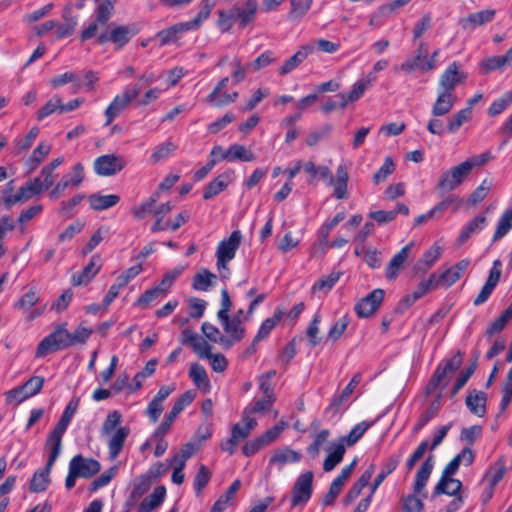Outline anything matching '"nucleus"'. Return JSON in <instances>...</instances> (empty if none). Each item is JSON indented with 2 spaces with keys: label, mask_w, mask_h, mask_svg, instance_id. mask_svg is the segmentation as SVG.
<instances>
[{
  "label": "nucleus",
  "mask_w": 512,
  "mask_h": 512,
  "mask_svg": "<svg viewBox=\"0 0 512 512\" xmlns=\"http://www.w3.org/2000/svg\"><path fill=\"white\" fill-rule=\"evenodd\" d=\"M40 298L38 293L34 289H30L26 292L17 302L13 304L14 309L28 312L34 307Z\"/></svg>",
  "instance_id": "obj_59"
},
{
  "label": "nucleus",
  "mask_w": 512,
  "mask_h": 512,
  "mask_svg": "<svg viewBox=\"0 0 512 512\" xmlns=\"http://www.w3.org/2000/svg\"><path fill=\"white\" fill-rule=\"evenodd\" d=\"M88 201L91 209L103 211L118 204L120 197L116 194L102 195L100 193H94L89 196Z\"/></svg>",
  "instance_id": "obj_37"
},
{
  "label": "nucleus",
  "mask_w": 512,
  "mask_h": 512,
  "mask_svg": "<svg viewBox=\"0 0 512 512\" xmlns=\"http://www.w3.org/2000/svg\"><path fill=\"white\" fill-rule=\"evenodd\" d=\"M83 179L84 167L81 163H77L74 165L72 172L64 174L61 180L50 191V199H58L69 187H78L82 183Z\"/></svg>",
  "instance_id": "obj_10"
},
{
  "label": "nucleus",
  "mask_w": 512,
  "mask_h": 512,
  "mask_svg": "<svg viewBox=\"0 0 512 512\" xmlns=\"http://www.w3.org/2000/svg\"><path fill=\"white\" fill-rule=\"evenodd\" d=\"M79 405L78 400H71L65 407L59 421L53 428V430L49 433L47 440L50 442H55L62 445V438L65 434L74 414L77 411Z\"/></svg>",
  "instance_id": "obj_12"
},
{
  "label": "nucleus",
  "mask_w": 512,
  "mask_h": 512,
  "mask_svg": "<svg viewBox=\"0 0 512 512\" xmlns=\"http://www.w3.org/2000/svg\"><path fill=\"white\" fill-rule=\"evenodd\" d=\"M69 347H71L69 331L67 323L63 322L57 325L50 334L39 342L35 351V357L43 358L50 352L65 350Z\"/></svg>",
  "instance_id": "obj_1"
},
{
  "label": "nucleus",
  "mask_w": 512,
  "mask_h": 512,
  "mask_svg": "<svg viewBox=\"0 0 512 512\" xmlns=\"http://www.w3.org/2000/svg\"><path fill=\"white\" fill-rule=\"evenodd\" d=\"M166 497V488L164 486H158L154 491L146 496L139 504L136 512H153L155 509L161 506Z\"/></svg>",
  "instance_id": "obj_29"
},
{
  "label": "nucleus",
  "mask_w": 512,
  "mask_h": 512,
  "mask_svg": "<svg viewBox=\"0 0 512 512\" xmlns=\"http://www.w3.org/2000/svg\"><path fill=\"white\" fill-rule=\"evenodd\" d=\"M312 482H295L291 491V508L303 507L311 498Z\"/></svg>",
  "instance_id": "obj_28"
},
{
  "label": "nucleus",
  "mask_w": 512,
  "mask_h": 512,
  "mask_svg": "<svg viewBox=\"0 0 512 512\" xmlns=\"http://www.w3.org/2000/svg\"><path fill=\"white\" fill-rule=\"evenodd\" d=\"M217 276L207 269L196 273L192 280V288L197 291H208Z\"/></svg>",
  "instance_id": "obj_49"
},
{
  "label": "nucleus",
  "mask_w": 512,
  "mask_h": 512,
  "mask_svg": "<svg viewBox=\"0 0 512 512\" xmlns=\"http://www.w3.org/2000/svg\"><path fill=\"white\" fill-rule=\"evenodd\" d=\"M184 270V266L178 265L164 274L162 280L157 286L165 295H167L175 280L184 272Z\"/></svg>",
  "instance_id": "obj_61"
},
{
  "label": "nucleus",
  "mask_w": 512,
  "mask_h": 512,
  "mask_svg": "<svg viewBox=\"0 0 512 512\" xmlns=\"http://www.w3.org/2000/svg\"><path fill=\"white\" fill-rule=\"evenodd\" d=\"M426 44L420 43L419 47L417 48L415 55L407 59L405 62H403L398 69L401 70L404 73H411L415 71L416 69H420L423 71V65L426 61Z\"/></svg>",
  "instance_id": "obj_34"
},
{
  "label": "nucleus",
  "mask_w": 512,
  "mask_h": 512,
  "mask_svg": "<svg viewBox=\"0 0 512 512\" xmlns=\"http://www.w3.org/2000/svg\"><path fill=\"white\" fill-rule=\"evenodd\" d=\"M44 382L45 379L43 377L32 376L23 385L9 390L7 392V398L21 403L26 399L37 395L41 391Z\"/></svg>",
  "instance_id": "obj_9"
},
{
  "label": "nucleus",
  "mask_w": 512,
  "mask_h": 512,
  "mask_svg": "<svg viewBox=\"0 0 512 512\" xmlns=\"http://www.w3.org/2000/svg\"><path fill=\"white\" fill-rule=\"evenodd\" d=\"M496 11L494 9H486L469 14L465 18L459 20V25L464 30H474L478 26L487 24L493 21Z\"/></svg>",
  "instance_id": "obj_24"
},
{
  "label": "nucleus",
  "mask_w": 512,
  "mask_h": 512,
  "mask_svg": "<svg viewBox=\"0 0 512 512\" xmlns=\"http://www.w3.org/2000/svg\"><path fill=\"white\" fill-rule=\"evenodd\" d=\"M185 31H186V29L181 22V23H177L167 29H163V30L159 31L156 34V37L160 41V46H165L172 42H175L178 38V34L183 33Z\"/></svg>",
  "instance_id": "obj_56"
},
{
  "label": "nucleus",
  "mask_w": 512,
  "mask_h": 512,
  "mask_svg": "<svg viewBox=\"0 0 512 512\" xmlns=\"http://www.w3.org/2000/svg\"><path fill=\"white\" fill-rule=\"evenodd\" d=\"M486 393L483 391L473 390L466 397V406L469 411L478 416L483 417L486 413Z\"/></svg>",
  "instance_id": "obj_32"
},
{
  "label": "nucleus",
  "mask_w": 512,
  "mask_h": 512,
  "mask_svg": "<svg viewBox=\"0 0 512 512\" xmlns=\"http://www.w3.org/2000/svg\"><path fill=\"white\" fill-rule=\"evenodd\" d=\"M46 190L41 184V178L30 179L18 190L24 202Z\"/></svg>",
  "instance_id": "obj_55"
},
{
  "label": "nucleus",
  "mask_w": 512,
  "mask_h": 512,
  "mask_svg": "<svg viewBox=\"0 0 512 512\" xmlns=\"http://www.w3.org/2000/svg\"><path fill=\"white\" fill-rule=\"evenodd\" d=\"M203 7L198 12V14L187 22H182L186 31L195 30L200 27V25L210 16V13L215 5L212 0H202Z\"/></svg>",
  "instance_id": "obj_47"
},
{
  "label": "nucleus",
  "mask_w": 512,
  "mask_h": 512,
  "mask_svg": "<svg viewBox=\"0 0 512 512\" xmlns=\"http://www.w3.org/2000/svg\"><path fill=\"white\" fill-rule=\"evenodd\" d=\"M463 361V355L458 351L452 358L441 361L426 385L425 393L431 394L440 385H446L448 375L456 371Z\"/></svg>",
  "instance_id": "obj_3"
},
{
  "label": "nucleus",
  "mask_w": 512,
  "mask_h": 512,
  "mask_svg": "<svg viewBox=\"0 0 512 512\" xmlns=\"http://www.w3.org/2000/svg\"><path fill=\"white\" fill-rule=\"evenodd\" d=\"M465 79L466 75L460 71V64L454 61L440 76L439 87L443 91L454 93L456 85Z\"/></svg>",
  "instance_id": "obj_17"
},
{
  "label": "nucleus",
  "mask_w": 512,
  "mask_h": 512,
  "mask_svg": "<svg viewBox=\"0 0 512 512\" xmlns=\"http://www.w3.org/2000/svg\"><path fill=\"white\" fill-rule=\"evenodd\" d=\"M502 263L499 259L493 261L492 267L489 271L488 278L480 290L477 297L474 299L473 304L480 306L485 303L491 296L493 290L497 286L501 276Z\"/></svg>",
  "instance_id": "obj_14"
},
{
  "label": "nucleus",
  "mask_w": 512,
  "mask_h": 512,
  "mask_svg": "<svg viewBox=\"0 0 512 512\" xmlns=\"http://www.w3.org/2000/svg\"><path fill=\"white\" fill-rule=\"evenodd\" d=\"M141 89L142 85L139 82L126 86L121 94L116 95L112 102L105 109L104 114L106 121L104 125H110L113 120L119 116V114L125 108H127L132 101L136 100Z\"/></svg>",
  "instance_id": "obj_2"
},
{
  "label": "nucleus",
  "mask_w": 512,
  "mask_h": 512,
  "mask_svg": "<svg viewBox=\"0 0 512 512\" xmlns=\"http://www.w3.org/2000/svg\"><path fill=\"white\" fill-rule=\"evenodd\" d=\"M129 432V428L127 427H119L114 431L108 442L109 457L111 459H116L118 457Z\"/></svg>",
  "instance_id": "obj_39"
},
{
  "label": "nucleus",
  "mask_w": 512,
  "mask_h": 512,
  "mask_svg": "<svg viewBox=\"0 0 512 512\" xmlns=\"http://www.w3.org/2000/svg\"><path fill=\"white\" fill-rule=\"evenodd\" d=\"M374 424V421H362L356 424L348 433V435L344 436L340 442H346L349 446L357 443L364 433Z\"/></svg>",
  "instance_id": "obj_57"
},
{
  "label": "nucleus",
  "mask_w": 512,
  "mask_h": 512,
  "mask_svg": "<svg viewBox=\"0 0 512 512\" xmlns=\"http://www.w3.org/2000/svg\"><path fill=\"white\" fill-rule=\"evenodd\" d=\"M441 397V393H439L419 417L412 430L414 434L419 433L434 417H436L441 407Z\"/></svg>",
  "instance_id": "obj_36"
},
{
  "label": "nucleus",
  "mask_w": 512,
  "mask_h": 512,
  "mask_svg": "<svg viewBox=\"0 0 512 512\" xmlns=\"http://www.w3.org/2000/svg\"><path fill=\"white\" fill-rule=\"evenodd\" d=\"M344 454L345 446L343 442L332 443L328 448V455L323 462L324 471H332L342 461Z\"/></svg>",
  "instance_id": "obj_38"
},
{
  "label": "nucleus",
  "mask_w": 512,
  "mask_h": 512,
  "mask_svg": "<svg viewBox=\"0 0 512 512\" xmlns=\"http://www.w3.org/2000/svg\"><path fill=\"white\" fill-rule=\"evenodd\" d=\"M512 104V90L506 91L501 97L495 99L487 110L489 116L501 114Z\"/></svg>",
  "instance_id": "obj_58"
},
{
  "label": "nucleus",
  "mask_w": 512,
  "mask_h": 512,
  "mask_svg": "<svg viewBox=\"0 0 512 512\" xmlns=\"http://www.w3.org/2000/svg\"><path fill=\"white\" fill-rule=\"evenodd\" d=\"M472 116V110L470 107H466L457 111L455 114L450 116L447 120V131L454 134L459 128L467 122Z\"/></svg>",
  "instance_id": "obj_51"
},
{
  "label": "nucleus",
  "mask_w": 512,
  "mask_h": 512,
  "mask_svg": "<svg viewBox=\"0 0 512 512\" xmlns=\"http://www.w3.org/2000/svg\"><path fill=\"white\" fill-rule=\"evenodd\" d=\"M435 274H431L427 279L422 280L416 287V289L412 292L411 295L407 296L405 301L412 305L418 299L423 297L426 293L435 290L438 288L435 282Z\"/></svg>",
  "instance_id": "obj_43"
},
{
  "label": "nucleus",
  "mask_w": 512,
  "mask_h": 512,
  "mask_svg": "<svg viewBox=\"0 0 512 512\" xmlns=\"http://www.w3.org/2000/svg\"><path fill=\"white\" fill-rule=\"evenodd\" d=\"M241 420L243 424L236 423L233 425L231 429V436L233 439H236L238 442L242 439H245L250 432L257 426V421L254 417H245L242 413Z\"/></svg>",
  "instance_id": "obj_45"
},
{
  "label": "nucleus",
  "mask_w": 512,
  "mask_h": 512,
  "mask_svg": "<svg viewBox=\"0 0 512 512\" xmlns=\"http://www.w3.org/2000/svg\"><path fill=\"white\" fill-rule=\"evenodd\" d=\"M426 482H415L413 494H409L402 499L403 512H421L423 509V499L427 498L425 489Z\"/></svg>",
  "instance_id": "obj_18"
},
{
  "label": "nucleus",
  "mask_w": 512,
  "mask_h": 512,
  "mask_svg": "<svg viewBox=\"0 0 512 512\" xmlns=\"http://www.w3.org/2000/svg\"><path fill=\"white\" fill-rule=\"evenodd\" d=\"M314 47L312 45H304L294 55H292L284 64L279 68L278 72L280 75H287L296 69L310 53H312Z\"/></svg>",
  "instance_id": "obj_30"
},
{
  "label": "nucleus",
  "mask_w": 512,
  "mask_h": 512,
  "mask_svg": "<svg viewBox=\"0 0 512 512\" xmlns=\"http://www.w3.org/2000/svg\"><path fill=\"white\" fill-rule=\"evenodd\" d=\"M61 447L62 445L58 443L46 440L45 449L48 451L47 463L43 468L34 472L32 480H47L53 464L61 453Z\"/></svg>",
  "instance_id": "obj_27"
},
{
  "label": "nucleus",
  "mask_w": 512,
  "mask_h": 512,
  "mask_svg": "<svg viewBox=\"0 0 512 512\" xmlns=\"http://www.w3.org/2000/svg\"><path fill=\"white\" fill-rule=\"evenodd\" d=\"M242 234L240 230H234L227 239L222 240L216 250V258L220 262H230L240 246Z\"/></svg>",
  "instance_id": "obj_15"
},
{
  "label": "nucleus",
  "mask_w": 512,
  "mask_h": 512,
  "mask_svg": "<svg viewBox=\"0 0 512 512\" xmlns=\"http://www.w3.org/2000/svg\"><path fill=\"white\" fill-rule=\"evenodd\" d=\"M470 173L471 165L468 162H462L442 173L438 188L443 192L452 191L460 186Z\"/></svg>",
  "instance_id": "obj_6"
},
{
  "label": "nucleus",
  "mask_w": 512,
  "mask_h": 512,
  "mask_svg": "<svg viewBox=\"0 0 512 512\" xmlns=\"http://www.w3.org/2000/svg\"><path fill=\"white\" fill-rule=\"evenodd\" d=\"M512 229V207L505 210L500 216L496 230L492 237L493 242L499 241Z\"/></svg>",
  "instance_id": "obj_50"
},
{
  "label": "nucleus",
  "mask_w": 512,
  "mask_h": 512,
  "mask_svg": "<svg viewBox=\"0 0 512 512\" xmlns=\"http://www.w3.org/2000/svg\"><path fill=\"white\" fill-rule=\"evenodd\" d=\"M384 295V290L374 289L367 296L360 299L354 307L358 317L367 318L373 315L383 302Z\"/></svg>",
  "instance_id": "obj_11"
},
{
  "label": "nucleus",
  "mask_w": 512,
  "mask_h": 512,
  "mask_svg": "<svg viewBox=\"0 0 512 512\" xmlns=\"http://www.w3.org/2000/svg\"><path fill=\"white\" fill-rule=\"evenodd\" d=\"M114 11V2L112 0H103L94 10L95 20L100 25H105L113 16Z\"/></svg>",
  "instance_id": "obj_54"
},
{
  "label": "nucleus",
  "mask_w": 512,
  "mask_h": 512,
  "mask_svg": "<svg viewBox=\"0 0 512 512\" xmlns=\"http://www.w3.org/2000/svg\"><path fill=\"white\" fill-rule=\"evenodd\" d=\"M276 401V397L262 396L259 399L254 400L251 405L247 406L243 410L245 417H253L257 413H265L270 411L271 407Z\"/></svg>",
  "instance_id": "obj_44"
},
{
  "label": "nucleus",
  "mask_w": 512,
  "mask_h": 512,
  "mask_svg": "<svg viewBox=\"0 0 512 512\" xmlns=\"http://www.w3.org/2000/svg\"><path fill=\"white\" fill-rule=\"evenodd\" d=\"M100 463L81 454L75 455L69 462V471L65 480L77 478H91L100 471Z\"/></svg>",
  "instance_id": "obj_4"
},
{
  "label": "nucleus",
  "mask_w": 512,
  "mask_h": 512,
  "mask_svg": "<svg viewBox=\"0 0 512 512\" xmlns=\"http://www.w3.org/2000/svg\"><path fill=\"white\" fill-rule=\"evenodd\" d=\"M456 102L457 96L455 93L439 90L437 98L432 105L431 113L434 117L444 116L452 110Z\"/></svg>",
  "instance_id": "obj_26"
},
{
  "label": "nucleus",
  "mask_w": 512,
  "mask_h": 512,
  "mask_svg": "<svg viewBox=\"0 0 512 512\" xmlns=\"http://www.w3.org/2000/svg\"><path fill=\"white\" fill-rule=\"evenodd\" d=\"M375 81H376V76L374 75V73L370 72L365 77L356 81L352 85L351 90L348 93H340L337 95V97L347 101V104L350 102H355L363 96L365 91L370 86H372L373 82H375Z\"/></svg>",
  "instance_id": "obj_21"
},
{
  "label": "nucleus",
  "mask_w": 512,
  "mask_h": 512,
  "mask_svg": "<svg viewBox=\"0 0 512 512\" xmlns=\"http://www.w3.org/2000/svg\"><path fill=\"white\" fill-rule=\"evenodd\" d=\"M189 377L194 385L204 393L211 389V383L205 368L199 363H192L189 368Z\"/></svg>",
  "instance_id": "obj_33"
},
{
  "label": "nucleus",
  "mask_w": 512,
  "mask_h": 512,
  "mask_svg": "<svg viewBox=\"0 0 512 512\" xmlns=\"http://www.w3.org/2000/svg\"><path fill=\"white\" fill-rule=\"evenodd\" d=\"M474 461V454L470 448H464L444 468L439 480H454L451 478L458 470L461 463L469 466Z\"/></svg>",
  "instance_id": "obj_22"
},
{
  "label": "nucleus",
  "mask_w": 512,
  "mask_h": 512,
  "mask_svg": "<svg viewBox=\"0 0 512 512\" xmlns=\"http://www.w3.org/2000/svg\"><path fill=\"white\" fill-rule=\"evenodd\" d=\"M412 246H413V242L406 244L399 252H397L392 257V259L390 260V262L388 264L387 271H386V276L388 279H393L396 277L399 269L402 267L404 262L407 260Z\"/></svg>",
  "instance_id": "obj_40"
},
{
  "label": "nucleus",
  "mask_w": 512,
  "mask_h": 512,
  "mask_svg": "<svg viewBox=\"0 0 512 512\" xmlns=\"http://www.w3.org/2000/svg\"><path fill=\"white\" fill-rule=\"evenodd\" d=\"M101 267V256L98 254L93 255L88 264L81 271L72 275L71 284L73 286L87 285L98 274Z\"/></svg>",
  "instance_id": "obj_16"
},
{
  "label": "nucleus",
  "mask_w": 512,
  "mask_h": 512,
  "mask_svg": "<svg viewBox=\"0 0 512 512\" xmlns=\"http://www.w3.org/2000/svg\"><path fill=\"white\" fill-rule=\"evenodd\" d=\"M350 323V318L348 315H343L334 324L331 326L327 333V339L335 342L337 341L345 332L348 325Z\"/></svg>",
  "instance_id": "obj_63"
},
{
  "label": "nucleus",
  "mask_w": 512,
  "mask_h": 512,
  "mask_svg": "<svg viewBox=\"0 0 512 512\" xmlns=\"http://www.w3.org/2000/svg\"><path fill=\"white\" fill-rule=\"evenodd\" d=\"M235 22L240 28H245L252 23L258 11V3L256 0H245L242 6L235 5L232 8Z\"/></svg>",
  "instance_id": "obj_19"
},
{
  "label": "nucleus",
  "mask_w": 512,
  "mask_h": 512,
  "mask_svg": "<svg viewBox=\"0 0 512 512\" xmlns=\"http://www.w3.org/2000/svg\"><path fill=\"white\" fill-rule=\"evenodd\" d=\"M441 248L434 244L428 250H426L422 257L415 263L414 271L416 273L427 272L440 258Z\"/></svg>",
  "instance_id": "obj_31"
},
{
  "label": "nucleus",
  "mask_w": 512,
  "mask_h": 512,
  "mask_svg": "<svg viewBox=\"0 0 512 512\" xmlns=\"http://www.w3.org/2000/svg\"><path fill=\"white\" fill-rule=\"evenodd\" d=\"M159 198V191H155L149 198L142 201L139 205L134 206L131 210V214L138 220L144 219L147 215L154 213L155 204Z\"/></svg>",
  "instance_id": "obj_42"
},
{
  "label": "nucleus",
  "mask_w": 512,
  "mask_h": 512,
  "mask_svg": "<svg viewBox=\"0 0 512 512\" xmlns=\"http://www.w3.org/2000/svg\"><path fill=\"white\" fill-rule=\"evenodd\" d=\"M195 397L196 392L194 390H187L179 398H177L173 404L172 409L165 414L162 423L157 428V434L160 436H165L170 430L176 417L193 402Z\"/></svg>",
  "instance_id": "obj_7"
},
{
  "label": "nucleus",
  "mask_w": 512,
  "mask_h": 512,
  "mask_svg": "<svg viewBox=\"0 0 512 512\" xmlns=\"http://www.w3.org/2000/svg\"><path fill=\"white\" fill-rule=\"evenodd\" d=\"M289 2L290 9L287 18L292 22L301 21L313 5V0H290Z\"/></svg>",
  "instance_id": "obj_41"
},
{
  "label": "nucleus",
  "mask_w": 512,
  "mask_h": 512,
  "mask_svg": "<svg viewBox=\"0 0 512 512\" xmlns=\"http://www.w3.org/2000/svg\"><path fill=\"white\" fill-rule=\"evenodd\" d=\"M126 165L125 159L120 155L105 154L94 160V172L99 176H112L120 172Z\"/></svg>",
  "instance_id": "obj_8"
},
{
  "label": "nucleus",
  "mask_w": 512,
  "mask_h": 512,
  "mask_svg": "<svg viewBox=\"0 0 512 512\" xmlns=\"http://www.w3.org/2000/svg\"><path fill=\"white\" fill-rule=\"evenodd\" d=\"M233 179V170H227L219 174L214 180L208 183L203 192V198L205 200H208L218 195L228 187V185L233 181Z\"/></svg>",
  "instance_id": "obj_23"
},
{
  "label": "nucleus",
  "mask_w": 512,
  "mask_h": 512,
  "mask_svg": "<svg viewBox=\"0 0 512 512\" xmlns=\"http://www.w3.org/2000/svg\"><path fill=\"white\" fill-rule=\"evenodd\" d=\"M177 145L172 141H166L157 145L151 155V160L154 163H158L166 160L174 151H176Z\"/></svg>",
  "instance_id": "obj_60"
},
{
  "label": "nucleus",
  "mask_w": 512,
  "mask_h": 512,
  "mask_svg": "<svg viewBox=\"0 0 512 512\" xmlns=\"http://www.w3.org/2000/svg\"><path fill=\"white\" fill-rule=\"evenodd\" d=\"M50 145L40 143L32 152L31 156L26 160L25 166L27 168V172L31 173L34 171L38 165L42 162L46 155L50 152Z\"/></svg>",
  "instance_id": "obj_53"
},
{
  "label": "nucleus",
  "mask_w": 512,
  "mask_h": 512,
  "mask_svg": "<svg viewBox=\"0 0 512 512\" xmlns=\"http://www.w3.org/2000/svg\"><path fill=\"white\" fill-rule=\"evenodd\" d=\"M509 66L503 55L491 56L479 62V68L482 74H489L493 71H502L505 67Z\"/></svg>",
  "instance_id": "obj_52"
},
{
  "label": "nucleus",
  "mask_w": 512,
  "mask_h": 512,
  "mask_svg": "<svg viewBox=\"0 0 512 512\" xmlns=\"http://www.w3.org/2000/svg\"><path fill=\"white\" fill-rule=\"evenodd\" d=\"M360 381L361 375L355 374L347 386L343 389L341 394L332 398L329 406L326 408V413L333 416L338 414Z\"/></svg>",
  "instance_id": "obj_20"
},
{
  "label": "nucleus",
  "mask_w": 512,
  "mask_h": 512,
  "mask_svg": "<svg viewBox=\"0 0 512 512\" xmlns=\"http://www.w3.org/2000/svg\"><path fill=\"white\" fill-rule=\"evenodd\" d=\"M136 33L128 25L110 24L105 31L98 34L97 43L103 45L110 42L116 49H122Z\"/></svg>",
  "instance_id": "obj_5"
},
{
  "label": "nucleus",
  "mask_w": 512,
  "mask_h": 512,
  "mask_svg": "<svg viewBox=\"0 0 512 512\" xmlns=\"http://www.w3.org/2000/svg\"><path fill=\"white\" fill-rule=\"evenodd\" d=\"M230 162L237 160L244 162H252L255 160V155L241 144H232L229 146Z\"/></svg>",
  "instance_id": "obj_62"
},
{
  "label": "nucleus",
  "mask_w": 512,
  "mask_h": 512,
  "mask_svg": "<svg viewBox=\"0 0 512 512\" xmlns=\"http://www.w3.org/2000/svg\"><path fill=\"white\" fill-rule=\"evenodd\" d=\"M301 459V454L288 447L277 449L270 459V464H277L280 467L285 464L296 463Z\"/></svg>",
  "instance_id": "obj_46"
},
{
  "label": "nucleus",
  "mask_w": 512,
  "mask_h": 512,
  "mask_svg": "<svg viewBox=\"0 0 512 512\" xmlns=\"http://www.w3.org/2000/svg\"><path fill=\"white\" fill-rule=\"evenodd\" d=\"M488 225V219L484 214L475 216L468 221L461 229L457 241L460 245L464 244L472 236L480 233Z\"/></svg>",
  "instance_id": "obj_25"
},
{
  "label": "nucleus",
  "mask_w": 512,
  "mask_h": 512,
  "mask_svg": "<svg viewBox=\"0 0 512 512\" xmlns=\"http://www.w3.org/2000/svg\"><path fill=\"white\" fill-rule=\"evenodd\" d=\"M285 315L284 311L277 308L272 317L266 318L260 325L257 334L254 337L253 343L260 342L266 339L276 325L282 320Z\"/></svg>",
  "instance_id": "obj_35"
},
{
  "label": "nucleus",
  "mask_w": 512,
  "mask_h": 512,
  "mask_svg": "<svg viewBox=\"0 0 512 512\" xmlns=\"http://www.w3.org/2000/svg\"><path fill=\"white\" fill-rule=\"evenodd\" d=\"M220 321L225 336V347H230L235 343L240 342L246 333L245 327L242 325V320H239V317H222L218 318Z\"/></svg>",
  "instance_id": "obj_13"
},
{
  "label": "nucleus",
  "mask_w": 512,
  "mask_h": 512,
  "mask_svg": "<svg viewBox=\"0 0 512 512\" xmlns=\"http://www.w3.org/2000/svg\"><path fill=\"white\" fill-rule=\"evenodd\" d=\"M240 488V482H233V484L222 494L218 500L211 507L210 512H223L231 504V500L234 498L236 492Z\"/></svg>",
  "instance_id": "obj_48"
},
{
  "label": "nucleus",
  "mask_w": 512,
  "mask_h": 512,
  "mask_svg": "<svg viewBox=\"0 0 512 512\" xmlns=\"http://www.w3.org/2000/svg\"><path fill=\"white\" fill-rule=\"evenodd\" d=\"M463 203L464 201L461 197L455 194H450L434 206V211L442 213L448 208H451L452 212H456L463 205Z\"/></svg>",
  "instance_id": "obj_64"
}]
</instances>
